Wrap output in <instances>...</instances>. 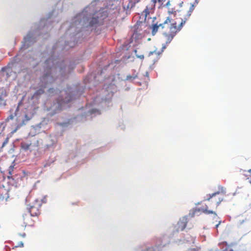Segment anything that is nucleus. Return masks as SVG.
<instances>
[{"mask_svg":"<svg viewBox=\"0 0 251 251\" xmlns=\"http://www.w3.org/2000/svg\"><path fill=\"white\" fill-rule=\"evenodd\" d=\"M41 205V201L39 200H36L33 204L29 205L28 211L30 213L31 216H37L40 214Z\"/></svg>","mask_w":251,"mask_h":251,"instance_id":"nucleus-5","label":"nucleus"},{"mask_svg":"<svg viewBox=\"0 0 251 251\" xmlns=\"http://www.w3.org/2000/svg\"><path fill=\"white\" fill-rule=\"evenodd\" d=\"M31 117L28 116L27 115L25 114V119L23 121V124H25V122H27L31 119Z\"/></svg>","mask_w":251,"mask_h":251,"instance_id":"nucleus-19","label":"nucleus"},{"mask_svg":"<svg viewBox=\"0 0 251 251\" xmlns=\"http://www.w3.org/2000/svg\"><path fill=\"white\" fill-rule=\"evenodd\" d=\"M151 28V34L152 35H154L159 29L161 30V26H160V24L157 25L156 24H155L152 25Z\"/></svg>","mask_w":251,"mask_h":251,"instance_id":"nucleus-12","label":"nucleus"},{"mask_svg":"<svg viewBox=\"0 0 251 251\" xmlns=\"http://www.w3.org/2000/svg\"><path fill=\"white\" fill-rule=\"evenodd\" d=\"M187 220L185 218H183L178 222V230L182 231L183 230L187 225Z\"/></svg>","mask_w":251,"mask_h":251,"instance_id":"nucleus-7","label":"nucleus"},{"mask_svg":"<svg viewBox=\"0 0 251 251\" xmlns=\"http://www.w3.org/2000/svg\"><path fill=\"white\" fill-rule=\"evenodd\" d=\"M50 69H48L47 73L45 74L41 78V80L45 83H48V78L50 77Z\"/></svg>","mask_w":251,"mask_h":251,"instance_id":"nucleus-11","label":"nucleus"},{"mask_svg":"<svg viewBox=\"0 0 251 251\" xmlns=\"http://www.w3.org/2000/svg\"><path fill=\"white\" fill-rule=\"evenodd\" d=\"M226 190L221 186L218 187V190L212 194L207 195L206 201H208L206 204L204 211L207 214H215V213L209 209V208H217L222 201H224L226 196Z\"/></svg>","mask_w":251,"mask_h":251,"instance_id":"nucleus-3","label":"nucleus"},{"mask_svg":"<svg viewBox=\"0 0 251 251\" xmlns=\"http://www.w3.org/2000/svg\"><path fill=\"white\" fill-rule=\"evenodd\" d=\"M165 0H155V2L156 3L157 2H158V3L159 4V7H160L161 6H162L164 2L165 1Z\"/></svg>","mask_w":251,"mask_h":251,"instance_id":"nucleus-20","label":"nucleus"},{"mask_svg":"<svg viewBox=\"0 0 251 251\" xmlns=\"http://www.w3.org/2000/svg\"><path fill=\"white\" fill-rule=\"evenodd\" d=\"M44 93V89H40L38 90H37L34 94V97H36V96H38L42 94H43Z\"/></svg>","mask_w":251,"mask_h":251,"instance_id":"nucleus-17","label":"nucleus"},{"mask_svg":"<svg viewBox=\"0 0 251 251\" xmlns=\"http://www.w3.org/2000/svg\"><path fill=\"white\" fill-rule=\"evenodd\" d=\"M135 77H136V76H132L131 75H128L126 77V79L127 80L134 79L135 78Z\"/></svg>","mask_w":251,"mask_h":251,"instance_id":"nucleus-22","label":"nucleus"},{"mask_svg":"<svg viewBox=\"0 0 251 251\" xmlns=\"http://www.w3.org/2000/svg\"><path fill=\"white\" fill-rule=\"evenodd\" d=\"M14 166H12V165L10 166L8 168L9 175L7 176V178L8 179H13L12 175L13 172L14 171Z\"/></svg>","mask_w":251,"mask_h":251,"instance_id":"nucleus-16","label":"nucleus"},{"mask_svg":"<svg viewBox=\"0 0 251 251\" xmlns=\"http://www.w3.org/2000/svg\"><path fill=\"white\" fill-rule=\"evenodd\" d=\"M164 246H155L154 247L149 248L146 251H161Z\"/></svg>","mask_w":251,"mask_h":251,"instance_id":"nucleus-14","label":"nucleus"},{"mask_svg":"<svg viewBox=\"0 0 251 251\" xmlns=\"http://www.w3.org/2000/svg\"><path fill=\"white\" fill-rule=\"evenodd\" d=\"M170 5V1H168L166 4L165 5L166 6H168Z\"/></svg>","mask_w":251,"mask_h":251,"instance_id":"nucleus-25","label":"nucleus"},{"mask_svg":"<svg viewBox=\"0 0 251 251\" xmlns=\"http://www.w3.org/2000/svg\"><path fill=\"white\" fill-rule=\"evenodd\" d=\"M137 58H140V59H143L144 58V55H136Z\"/></svg>","mask_w":251,"mask_h":251,"instance_id":"nucleus-23","label":"nucleus"},{"mask_svg":"<svg viewBox=\"0 0 251 251\" xmlns=\"http://www.w3.org/2000/svg\"><path fill=\"white\" fill-rule=\"evenodd\" d=\"M98 18H92L90 19L89 22V26H95L98 23Z\"/></svg>","mask_w":251,"mask_h":251,"instance_id":"nucleus-15","label":"nucleus"},{"mask_svg":"<svg viewBox=\"0 0 251 251\" xmlns=\"http://www.w3.org/2000/svg\"><path fill=\"white\" fill-rule=\"evenodd\" d=\"M244 220H239L238 222L239 224L241 225L244 222Z\"/></svg>","mask_w":251,"mask_h":251,"instance_id":"nucleus-24","label":"nucleus"},{"mask_svg":"<svg viewBox=\"0 0 251 251\" xmlns=\"http://www.w3.org/2000/svg\"><path fill=\"white\" fill-rule=\"evenodd\" d=\"M193 250L195 251H196V249H193Z\"/></svg>","mask_w":251,"mask_h":251,"instance_id":"nucleus-27","label":"nucleus"},{"mask_svg":"<svg viewBox=\"0 0 251 251\" xmlns=\"http://www.w3.org/2000/svg\"><path fill=\"white\" fill-rule=\"evenodd\" d=\"M39 146V142L35 139L32 140H27L25 141H23L21 143V147L25 151H30L35 150L36 148H38Z\"/></svg>","mask_w":251,"mask_h":251,"instance_id":"nucleus-4","label":"nucleus"},{"mask_svg":"<svg viewBox=\"0 0 251 251\" xmlns=\"http://www.w3.org/2000/svg\"><path fill=\"white\" fill-rule=\"evenodd\" d=\"M240 173L241 175L244 176L246 179H251L250 180H251V169L248 170L240 169Z\"/></svg>","mask_w":251,"mask_h":251,"instance_id":"nucleus-9","label":"nucleus"},{"mask_svg":"<svg viewBox=\"0 0 251 251\" xmlns=\"http://www.w3.org/2000/svg\"><path fill=\"white\" fill-rule=\"evenodd\" d=\"M141 0H129L128 3L127 5V9H131L135 6V4L139 2Z\"/></svg>","mask_w":251,"mask_h":251,"instance_id":"nucleus-13","label":"nucleus"},{"mask_svg":"<svg viewBox=\"0 0 251 251\" xmlns=\"http://www.w3.org/2000/svg\"><path fill=\"white\" fill-rule=\"evenodd\" d=\"M155 0H151V2L147 5L146 9L144 10L143 12L145 13L146 17L149 15L152 10H153L155 6Z\"/></svg>","mask_w":251,"mask_h":251,"instance_id":"nucleus-6","label":"nucleus"},{"mask_svg":"<svg viewBox=\"0 0 251 251\" xmlns=\"http://www.w3.org/2000/svg\"><path fill=\"white\" fill-rule=\"evenodd\" d=\"M24 247V243H23V242L21 241L20 242H19L17 245H16L15 246V248H17V247Z\"/></svg>","mask_w":251,"mask_h":251,"instance_id":"nucleus-21","label":"nucleus"},{"mask_svg":"<svg viewBox=\"0 0 251 251\" xmlns=\"http://www.w3.org/2000/svg\"><path fill=\"white\" fill-rule=\"evenodd\" d=\"M218 226H219V224L217 225H216V227H217Z\"/></svg>","mask_w":251,"mask_h":251,"instance_id":"nucleus-29","label":"nucleus"},{"mask_svg":"<svg viewBox=\"0 0 251 251\" xmlns=\"http://www.w3.org/2000/svg\"><path fill=\"white\" fill-rule=\"evenodd\" d=\"M9 198L8 190L6 189H3L2 191H0V200L7 201Z\"/></svg>","mask_w":251,"mask_h":251,"instance_id":"nucleus-10","label":"nucleus"},{"mask_svg":"<svg viewBox=\"0 0 251 251\" xmlns=\"http://www.w3.org/2000/svg\"><path fill=\"white\" fill-rule=\"evenodd\" d=\"M230 251H233V250H231Z\"/></svg>","mask_w":251,"mask_h":251,"instance_id":"nucleus-30","label":"nucleus"},{"mask_svg":"<svg viewBox=\"0 0 251 251\" xmlns=\"http://www.w3.org/2000/svg\"><path fill=\"white\" fill-rule=\"evenodd\" d=\"M186 22L185 20L177 21L167 17L165 21L160 24L162 34L165 38V45L163 46V49L169 44L176 34L181 30Z\"/></svg>","mask_w":251,"mask_h":251,"instance_id":"nucleus-1","label":"nucleus"},{"mask_svg":"<svg viewBox=\"0 0 251 251\" xmlns=\"http://www.w3.org/2000/svg\"><path fill=\"white\" fill-rule=\"evenodd\" d=\"M250 183L251 184V180L249 181Z\"/></svg>","mask_w":251,"mask_h":251,"instance_id":"nucleus-28","label":"nucleus"},{"mask_svg":"<svg viewBox=\"0 0 251 251\" xmlns=\"http://www.w3.org/2000/svg\"><path fill=\"white\" fill-rule=\"evenodd\" d=\"M52 89H50L49 90V92H51V91H52Z\"/></svg>","mask_w":251,"mask_h":251,"instance_id":"nucleus-26","label":"nucleus"},{"mask_svg":"<svg viewBox=\"0 0 251 251\" xmlns=\"http://www.w3.org/2000/svg\"><path fill=\"white\" fill-rule=\"evenodd\" d=\"M24 223L25 226H32L34 224V221L31 219L30 216L25 215L23 216Z\"/></svg>","mask_w":251,"mask_h":251,"instance_id":"nucleus-8","label":"nucleus"},{"mask_svg":"<svg viewBox=\"0 0 251 251\" xmlns=\"http://www.w3.org/2000/svg\"><path fill=\"white\" fill-rule=\"evenodd\" d=\"M226 190L221 186L218 187V190L212 194L207 195L206 201H208L206 204L204 211L207 214H215V213L209 209V208H217L222 201H224L226 196Z\"/></svg>","mask_w":251,"mask_h":251,"instance_id":"nucleus-2","label":"nucleus"},{"mask_svg":"<svg viewBox=\"0 0 251 251\" xmlns=\"http://www.w3.org/2000/svg\"><path fill=\"white\" fill-rule=\"evenodd\" d=\"M161 53V52H160L159 51H157L156 50H155L153 51H150L148 56H150L153 55V54H155L157 55H159Z\"/></svg>","mask_w":251,"mask_h":251,"instance_id":"nucleus-18","label":"nucleus"}]
</instances>
